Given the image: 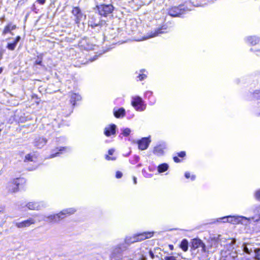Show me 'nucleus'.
Wrapping results in <instances>:
<instances>
[{"label": "nucleus", "mask_w": 260, "mask_h": 260, "mask_svg": "<svg viewBox=\"0 0 260 260\" xmlns=\"http://www.w3.org/2000/svg\"><path fill=\"white\" fill-rule=\"evenodd\" d=\"M75 211L76 210L74 208L67 209L63 210L58 214L50 215L47 217V218L49 222H56L60 221L62 218L61 217V215H69L74 213Z\"/></svg>", "instance_id": "obj_1"}, {"label": "nucleus", "mask_w": 260, "mask_h": 260, "mask_svg": "<svg viewBox=\"0 0 260 260\" xmlns=\"http://www.w3.org/2000/svg\"><path fill=\"white\" fill-rule=\"evenodd\" d=\"M153 235V232H144L134 236L132 240L126 239V241L128 243H134L151 238Z\"/></svg>", "instance_id": "obj_2"}, {"label": "nucleus", "mask_w": 260, "mask_h": 260, "mask_svg": "<svg viewBox=\"0 0 260 260\" xmlns=\"http://www.w3.org/2000/svg\"><path fill=\"white\" fill-rule=\"evenodd\" d=\"M72 12L75 17V21L77 23H79L85 20L86 15L82 13L79 7H74Z\"/></svg>", "instance_id": "obj_3"}, {"label": "nucleus", "mask_w": 260, "mask_h": 260, "mask_svg": "<svg viewBox=\"0 0 260 260\" xmlns=\"http://www.w3.org/2000/svg\"><path fill=\"white\" fill-rule=\"evenodd\" d=\"M98 10L101 15L106 16L111 14L113 11V7L112 5H101L98 7Z\"/></svg>", "instance_id": "obj_4"}, {"label": "nucleus", "mask_w": 260, "mask_h": 260, "mask_svg": "<svg viewBox=\"0 0 260 260\" xmlns=\"http://www.w3.org/2000/svg\"><path fill=\"white\" fill-rule=\"evenodd\" d=\"M20 180L19 179H14L7 184V189L10 192H15L18 190Z\"/></svg>", "instance_id": "obj_5"}, {"label": "nucleus", "mask_w": 260, "mask_h": 260, "mask_svg": "<svg viewBox=\"0 0 260 260\" xmlns=\"http://www.w3.org/2000/svg\"><path fill=\"white\" fill-rule=\"evenodd\" d=\"M239 218H242L245 219L246 220H249L250 219H253L254 217L252 218H247L244 216H228L226 217H223L222 219L225 220L223 221L224 222H230L233 224H237L239 222Z\"/></svg>", "instance_id": "obj_6"}, {"label": "nucleus", "mask_w": 260, "mask_h": 260, "mask_svg": "<svg viewBox=\"0 0 260 260\" xmlns=\"http://www.w3.org/2000/svg\"><path fill=\"white\" fill-rule=\"evenodd\" d=\"M142 99L139 96H136L133 98L132 102V106L138 111H143L145 107L142 105Z\"/></svg>", "instance_id": "obj_7"}, {"label": "nucleus", "mask_w": 260, "mask_h": 260, "mask_svg": "<svg viewBox=\"0 0 260 260\" xmlns=\"http://www.w3.org/2000/svg\"><path fill=\"white\" fill-rule=\"evenodd\" d=\"M184 10L180 7H174L169 11V14L173 17H178L184 13Z\"/></svg>", "instance_id": "obj_8"}, {"label": "nucleus", "mask_w": 260, "mask_h": 260, "mask_svg": "<svg viewBox=\"0 0 260 260\" xmlns=\"http://www.w3.org/2000/svg\"><path fill=\"white\" fill-rule=\"evenodd\" d=\"M150 141L148 138H143L142 140L138 141L139 148L142 150H145L148 147L150 143Z\"/></svg>", "instance_id": "obj_9"}, {"label": "nucleus", "mask_w": 260, "mask_h": 260, "mask_svg": "<svg viewBox=\"0 0 260 260\" xmlns=\"http://www.w3.org/2000/svg\"><path fill=\"white\" fill-rule=\"evenodd\" d=\"M116 125L114 124L109 125L105 129L104 133L106 136H110L114 135L115 133Z\"/></svg>", "instance_id": "obj_10"}, {"label": "nucleus", "mask_w": 260, "mask_h": 260, "mask_svg": "<svg viewBox=\"0 0 260 260\" xmlns=\"http://www.w3.org/2000/svg\"><path fill=\"white\" fill-rule=\"evenodd\" d=\"M34 223V220L32 219H29L21 222L16 223V226L19 228L28 226Z\"/></svg>", "instance_id": "obj_11"}, {"label": "nucleus", "mask_w": 260, "mask_h": 260, "mask_svg": "<svg viewBox=\"0 0 260 260\" xmlns=\"http://www.w3.org/2000/svg\"><path fill=\"white\" fill-rule=\"evenodd\" d=\"M192 246L194 249H197L200 247L204 248L205 244L203 242L199 239H194L192 241Z\"/></svg>", "instance_id": "obj_12"}, {"label": "nucleus", "mask_w": 260, "mask_h": 260, "mask_svg": "<svg viewBox=\"0 0 260 260\" xmlns=\"http://www.w3.org/2000/svg\"><path fill=\"white\" fill-rule=\"evenodd\" d=\"M242 259V257L241 255L239 256L236 252L231 253L226 258V260H241Z\"/></svg>", "instance_id": "obj_13"}, {"label": "nucleus", "mask_w": 260, "mask_h": 260, "mask_svg": "<svg viewBox=\"0 0 260 260\" xmlns=\"http://www.w3.org/2000/svg\"><path fill=\"white\" fill-rule=\"evenodd\" d=\"M27 206L28 208L30 210H39L41 209L39 203L37 202H29Z\"/></svg>", "instance_id": "obj_14"}, {"label": "nucleus", "mask_w": 260, "mask_h": 260, "mask_svg": "<svg viewBox=\"0 0 260 260\" xmlns=\"http://www.w3.org/2000/svg\"><path fill=\"white\" fill-rule=\"evenodd\" d=\"M16 28L15 25H12L11 24H9L7 25L4 29L3 34L5 35L8 32H11V30H14Z\"/></svg>", "instance_id": "obj_15"}, {"label": "nucleus", "mask_w": 260, "mask_h": 260, "mask_svg": "<svg viewBox=\"0 0 260 260\" xmlns=\"http://www.w3.org/2000/svg\"><path fill=\"white\" fill-rule=\"evenodd\" d=\"M20 39V37L19 36L17 37L16 40L14 41V42L12 43H9L8 44V48L9 50H13L16 47V44L19 41Z\"/></svg>", "instance_id": "obj_16"}, {"label": "nucleus", "mask_w": 260, "mask_h": 260, "mask_svg": "<svg viewBox=\"0 0 260 260\" xmlns=\"http://www.w3.org/2000/svg\"><path fill=\"white\" fill-rule=\"evenodd\" d=\"M188 243L187 240L184 239L182 241L180 247L182 249V250L184 251H186L188 250Z\"/></svg>", "instance_id": "obj_17"}, {"label": "nucleus", "mask_w": 260, "mask_h": 260, "mask_svg": "<svg viewBox=\"0 0 260 260\" xmlns=\"http://www.w3.org/2000/svg\"><path fill=\"white\" fill-rule=\"evenodd\" d=\"M124 109L123 108H120L117 111H115L114 112V116L117 118L123 116L124 115Z\"/></svg>", "instance_id": "obj_18"}, {"label": "nucleus", "mask_w": 260, "mask_h": 260, "mask_svg": "<svg viewBox=\"0 0 260 260\" xmlns=\"http://www.w3.org/2000/svg\"><path fill=\"white\" fill-rule=\"evenodd\" d=\"M168 168V165L167 164H161L158 167V171L159 173H162L167 171Z\"/></svg>", "instance_id": "obj_19"}, {"label": "nucleus", "mask_w": 260, "mask_h": 260, "mask_svg": "<svg viewBox=\"0 0 260 260\" xmlns=\"http://www.w3.org/2000/svg\"><path fill=\"white\" fill-rule=\"evenodd\" d=\"M248 41L251 44H254V45L256 44L258 42V40L257 39V38H256L255 37H250L248 39Z\"/></svg>", "instance_id": "obj_20"}, {"label": "nucleus", "mask_w": 260, "mask_h": 260, "mask_svg": "<svg viewBox=\"0 0 260 260\" xmlns=\"http://www.w3.org/2000/svg\"><path fill=\"white\" fill-rule=\"evenodd\" d=\"M161 32L160 31V30H158L157 31H155L154 33L151 34L150 36L147 37H145L143 38V40L147 39L150 38L154 37L155 36H157L159 34H161Z\"/></svg>", "instance_id": "obj_21"}, {"label": "nucleus", "mask_w": 260, "mask_h": 260, "mask_svg": "<svg viewBox=\"0 0 260 260\" xmlns=\"http://www.w3.org/2000/svg\"><path fill=\"white\" fill-rule=\"evenodd\" d=\"M80 95L77 94L76 93H73L71 95V100L74 101H79L81 100Z\"/></svg>", "instance_id": "obj_22"}, {"label": "nucleus", "mask_w": 260, "mask_h": 260, "mask_svg": "<svg viewBox=\"0 0 260 260\" xmlns=\"http://www.w3.org/2000/svg\"><path fill=\"white\" fill-rule=\"evenodd\" d=\"M255 258L257 260H260V249H256L254 250Z\"/></svg>", "instance_id": "obj_23"}, {"label": "nucleus", "mask_w": 260, "mask_h": 260, "mask_svg": "<svg viewBox=\"0 0 260 260\" xmlns=\"http://www.w3.org/2000/svg\"><path fill=\"white\" fill-rule=\"evenodd\" d=\"M131 132V130L129 128H125L123 131V135L125 136H128Z\"/></svg>", "instance_id": "obj_24"}, {"label": "nucleus", "mask_w": 260, "mask_h": 260, "mask_svg": "<svg viewBox=\"0 0 260 260\" xmlns=\"http://www.w3.org/2000/svg\"><path fill=\"white\" fill-rule=\"evenodd\" d=\"M32 156L30 154H27L25 156V161H32Z\"/></svg>", "instance_id": "obj_25"}, {"label": "nucleus", "mask_w": 260, "mask_h": 260, "mask_svg": "<svg viewBox=\"0 0 260 260\" xmlns=\"http://www.w3.org/2000/svg\"><path fill=\"white\" fill-rule=\"evenodd\" d=\"M243 251L248 254H250L251 252H252V250H249L246 246H244L243 248Z\"/></svg>", "instance_id": "obj_26"}, {"label": "nucleus", "mask_w": 260, "mask_h": 260, "mask_svg": "<svg viewBox=\"0 0 260 260\" xmlns=\"http://www.w3.org/2000/svg\"><path fill=\"white\" fill-rule=\"evenodd\" d=\"M255 197L257 200L260 201V190L256 191L255 193Z\"/></svg>", "instance_id": "obj_27"}, {"label": "nucleus", "mask_w": 260, "mask_h": 260, "mask_svg": "<svg viewBox=\"0 0 260 260\" xmlns=\"http://www.w3.org/2000/svg\"><path fill=\"white\" fill-rule=\"evenodd\" d=\"M165 260H176L175 257L173 256H167L165 257Z\"/></svg>", "instance_id": "obj_28"}, {"label": "nucleus", "mask_w": 260, "mask_h": 260, "mask_svg": "<svg viewBox=\"0 0 260 260\" xmlns=\"http://www.w3.org/2000/svg\"><path fill=\"white\" fill-rule=\"evenodd\" d=\"M122 174L120 172L117 171L116 172V178H120L122 177Z\"/></svg>", "instance_id": "obj_29"}, {"label": "nucleus", "mask_w": 260, "mask_h": 260, "mask_svg": "<svg viewBox=\"0 0 260 260\" xmlns=\"http://www.w3.org/2000/svg\"><path fill=\"white\" fill-rule=\"evenodd\" d=\"M185 155V152L184 151L181 152L180 153H179L178 154V156L179 157H184Z\"/></svg>", "instance_id": "obj_30"}, {"label": "nucleus", "mask_w": 260, "mask_h": 260, "mask_svg": "<svg viewBox=\"0 0 260 260\" xmlns=\"http://www.w3.org/2000/svg\"><path fill=\"white\" fill-rule=\"evenodd\" d=\"M146 77V75L144 74L140 75L139 76V78L140 79V80H143L144 78Z\"/></svg>", "instance_id": "obj_31"}, {"label": "nucleus", "mask_w": 260, "mask_h": 260, "mask_svg": "<svg viewBox=\"0 0 260 260\" xmlns=\"http://www.w3.org/2000/svg\"><path fill=\"white\" fill-rule=\"evenodd\" d=\"M106 158L108 160H115V157H110L108 155H106Z\"/></svg>", "instance_id": "obj_32"}, {"label": "nucleus", "mask_w": 260, "mask_h": 260, "mask_svg": "<svg viewBox=\"0 0 260 260\" xmlns=\"http://www.w3.org/2000/svg\"><path fill=\"white\" fill-rule=\"evenodd\" d=\"M174 160L176 162H178L180 161V159L177 157H174Z\"/></svg>", "instance_id": "obj_33"}, {"label": "nucleus", "mask_w": 260, "mask_h": 260, "mask_svg": "<svg viewBox=\"0 0 260 260\" xmlns=\"http://www.w3.org/2000/svg\"><path fill=\"white\" fill-rule=\"evenodd\" d=\"M114 150L110 149V150H109L108 153H109V155H112L113 153H114Z\"/></svg>", "instance_id": "obj_34"}, {"label": "nucleus", "mask_w": 260, "mask_h": 260, "mask_svg": "<svg viewBox=\"0 0 260 260\" xmlns=\"http://www.w3.org/2000/svg\"><path fill=\"white\" fill-rule=\"evenodd\" d=\"M37 1L41 4H43L45 3L46 0H37Z\"/></svg>", "instance_id": "obj_35"}, {"label": "nucleus", "mask_w": 260, "mask_h": 260, "mask_svg": "<svg viewBox=\"0 0 260 260\" xmlns=\"http://www.w3.org/2000/svg\"><path fill=\"white\" fill-rule=\"evenodd\" d=\"M185 177L186 178H190V174L189 173H186L185 174Z\"/></svg>", "instance_id": "obj_36"}, {"label": "nucleus", "mask_w": 260, "mask_h": 260, "mask_svg": "<svg viewBox=\"0 0 260 260\" xmlns=\"http://www.w3.org/2000/svg\"><path fill=\"white\" fill-rule=\"evenodd\" d=\"M169 247L170 250H172L174 249V246L172 245H169Z\"/></svg>", "instance_id": "obj_37"}, {"label": "nucleus", "mask_w": 260, "mask_h": 260, "mask_svg": "<svg viewBox=\"0 0 260 260\" xmlns=\"http://www.w3.org/2000/svg\"><path fill=\"white\" fill-rule=\"evenodd\" d=\"M259 217L258 219H256L255 221H258L259 220H260V215H259Z\"/></svg>", "instance_id": "obj_38"}, {"label": "nucleus", "mask_w": 260, "mask_h": 260, "mask_svg": "<svg viewBox=\"0 0 260 260\" xmlns=\"http://www.w3.org/2000/svg\"><path fill=\"white\" fill-rule=\"evenodd\" d=\"M134 183L136 184V177H134Z\"/></svg>", "instance_id": "obj_39"}, {"label": "nucleus", "mask_w": 260, "mask_h": 260, "mask_svg": "<svg viewBox=\"0 0 260 260\" xmlns=\"http://www.w3.org/2000/svg\"><path fill=\"white\" fill-rule=\"evenodd\" d=\"M36 63L38 64H40L41 63V61H37Z\"/></svg>", "instance_id": "obj_40"}, {"label": "nucleus", "mask_w": 260, "mask_h": 260, "mask_svg": "<svg viewBox=\"0 0 260 260\" xmlns=\"http://www.w3.org/2000/svg\"><path fill=\"white\" fill-rule=\"evenodd\" d=\"M2 71H3V68H0V74L2 73Z\"/></svg>", "instance_id": "obj_41"}, {"label": "nucleus", "mask_w": 260, "mask_h": 260, "mask_svg": "<svg viewBox=\"0 0 260 260\" xmlns=\"http://www.w3.org/2000/svg\"><path fill=\"white\" fill-rule=\"evenodd\" d=\"M257 210H257V212H260V206H259V207L258 208Z\"/></svg>", "instance_id": "obj_42"}, {"label": "nucleus", "mask_w": 260, "mask_h": 260, "mask_svg": "<svg viewBox=\"0 0 260 260\" xmlns=\"http://www.w3.org/2000/svg\"><path fill=\"white\" fill-rule=\"evenodd\" d=\"M58 153H57L56 154H58ZM55 156H56V155H51V157H55Z\"/></svg>", "instance_id": "obj_43"}, {"label": "nucleus", "mask_w": 260, "mask_h": 260, "mask_svg": "<svg viewBox=\"0 0 260 260\" xmlns=\"http://www.w3.org/2000/svg\"><path fill=\"white\" fill-rule=\"evenodd\" d=\"M195 178V177L194 176H191V179L193 180Z\"/></svg>", "instance_id": "obj_44"}, {"label": "nucleus", "mask_w": 260, "mask_h": 260, "mask_svg": "<svg viewBox=\"0 0 260 260\" xmlns=\"http://www.w3.org/2000/svg\"><path fill=\"white\" fill-rule=\"evenodd\" d=\"M4 213L3 211L0 210V213Z\"/></svg>", "instance_id": "obj_45"}, {"label": "nucleus", "mask_w": 260, "mask_h": 260, "mask_svg": "<svg viewBox=\"0 0 260 260\" xmlns=\"http://www.w3.org/2000/svg\"><path fill=\"white\" fill-rule=\"evenodd\" d=\"M66 149V148H64V147H63V148H62V150H63V149Z\"/></svg>", "instance_id": "obj_46"}, {"label": "nucleus", "mask_w": 260, "mask_h": 260, "mask_svg": "<svg viewBox=\"0 0 260 260\" xmlns=\"http://www.w3.org/2000/svg\"><path fill=\"white\" fill-rule=\"evenodd\" d=\"M1 131V129H0V132Z\"/></svg>", "instance_id": "obj_47"}, {"label": "nucleus", "mask_w": 260, "mask_h": 260, "mask_svg": "<svg viewBox=\"0 0 260 260\" xmlns=\"http://www.w3.org/2000/svg\"><path fill=\"white\" fill-rule=\"evenodd\" d=\"M259 115H260V113H259Z\"/></svg>", "instance_id": "obj_48"}]
</instances>
